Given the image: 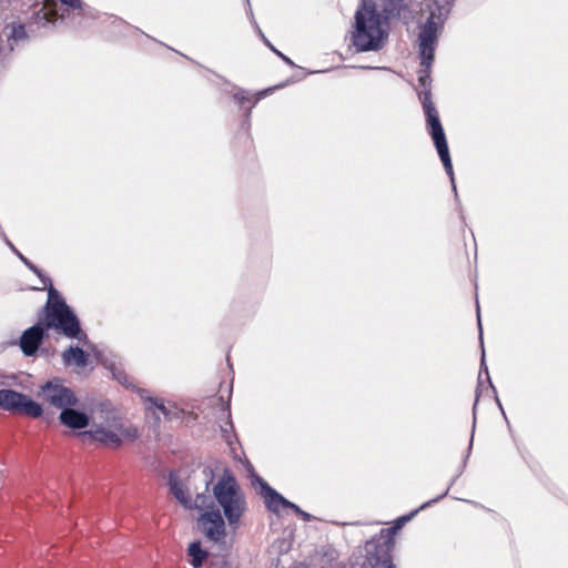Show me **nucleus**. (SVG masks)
<instances>
[{"label": "nucleus", "mask_w": 568, "mask_h": 568, "mask_svg": "<svg viewBox=\"0 0 568 568\" xmlns=\"http://www.w3.org/2000/svg\"><path fill=\"white\" fill-rule=\"evenodd\" d=\"M362 0L354 16L352 43L357 52L381 50L388 40L389 21L398 20L408 26L415 19L406 0Z\"/></svg>", "instance_id": "obj_1"}, {"label": "nucleus", "mask_w": 568, "mask_h": 568, "mask_svg": "<svg viewBox=\"0 0 568 568\" xmlns=\"http://www.w3.org/2000/svg\"><path fill=\"white\" fill-rule=\"evenodd\" d=\"M49 329H55L68 338L88 343V335L81 328L79 317L55 287H50L47 303L39 313V321L20 336L19 345L23 355L34 356L47 338Z\"/></svg>", "instance_id": "obj_2"}, {"label": "nucleus", "mask_w": 568, "mask_h": 568, "mask_svg": "<svg viewBox=\"0 0 568 568\" xmlns=\"http://www.w3.org/2000/svg\"><path fill=\"white\" fill-rule=\"evenodd\" d=\"M419 13L423 16L428 12L424 23L419 26L418 32V54L420 59V69L418 71V83L422 90L418 92L419 101L426 114V105L435 106L432 101V64L435 59V50L438 43V37L444 29L445 21L448 18L449 8L440 6L436 0H417Z\"/></svg>", "instance_id": "obj_3"}, {"label": "nucleus", "mask_w": 568, "mask_h": 568, "mask_svg": "<svg viewBox=\"0 0 568 568\" xmlns=\"http://www.w3.org/2000/svg\"><path fill=\"white\" fill-rule=\"evenodd\" d=\"M213 495L223 509L230 525L237 524L245 511L246 503L234 475L225 469L213 487Z\"/></svg>", "instance_id": "obj_4"}, {"label": "nucleus", "mask_w": 568, "mask_h": 568, "mask_svg": "<svg viewBox=\"0 0 568 568\" xmlns=\"http://www.w3.org/2000/svg\"><path fill=\"white\" fill-rule=\"evenodd\" d=\"M426 123L428 128V132L433 139V142L436 146L437 153L440 158V161L445 168L447 175L450 179L453 191L457 196V189L455 184L454 171L452 159L449 154V149L446 140V135L443 129V125L439 120L438 112L435 106H430L429 103L426 105Z\"/></svg>", "instance_id": "obj_5"}, {"label": "nucleus", "mask_w": 568, "mask_h": 568, "mask_svg": "<svg viewBox=\"0 0 568 568\" xmlns=\"http://www.w3.org/2000/svg\"><path fill=\"white\" fill-rule=\"evenodd\" d=\"M39 397L48 405L60 409V412L68 406L79 405V398L75 393L70 387L65 386L63 379L59 377H53L41 385L39 388Z\"/></svg>", "instance_id": "obj_6"}, {"label": "nucleus", "mask_w": 568, "mask_h": 568, "mask_svg": "<svg viewBox=\"0 0 568 568\" xmlns=\"http://www.w3.org/2000/svg\"><path fill=\"white\" fill-rule=\"evenodd\" d=\"M0 408L23 414L32 418H38L43 415V407L38 402L30 398L28 395L19 393L13 389H0Z\"/></svg>", "instance_id": "obj_7"}, {"label": "nucleus", "mask_w": 568, "mask_h": 568, "mask_svg": "<svg viewBox=\"0 0 568 568\" xmlns=\"http://www.w3.org/2000/svg\"><path fill=\"white\" fill-rule=\"evenodd\" d=\"M394 546L372 537L365 544L364 568H396L393 564L392 551Z\"/></svg>", "instance_id": "obj_8"}, {"label": "nucleus", "mask_w": 568, "mask_h": 568, "mask_svg": "<svg viewBox=\"0 0 568 568\" xmlns=\"http://www.w3.org/2000/svg\"><path fill=\"white\" fill-rule=\"evenodd\" d=\"M196 524L205 538L212 542H219L226 536L225 521L219 509L202 513Z\"/></svg>", "instance_id": "obj_9"}, {"label": "nucleus", "mask_w": 568, "mask_h": 568, "mask_svg": "<svg viewBox=\"0 0 568 568\" xmlns=\"http://www.w3.org/2000/svg\"><path fill=\"white\" fill-rule=\"evenodd\" d=\"M252 485L260 486V495L264 498L266 508L275 514L280 513V507H285L287 499L278 491L272 488L262 477L252 474Z\"/></svg>", "instance_id": "obj_10"}, {"label": "nucleus", "mask_w": 568, "mask_h": 568, "mask_svg": "<svg viewBox=\"0 0 568 568\" xmlns=\"http://www.w3.org/2000/svg\"><path fill=\"white\" fill-rule=\"evenodd\" d=\"M75 407L77 406H68L62 409L58 419L61 425L70 429H84L90 424V416Z\"/></svg>", "instance_id": "obj_11"}, {"label": "nucleus", "mask_w": 568, "mask_h": 568, "mask_svg": "<svg viewBox=\"0 0 568 568\" xmlns=\"http://www.w3.org/2000/svg\"><path fill=\"white\" fill-rule=\"evenodd\" d=\"M84 439H90L93 442H98L103 446L110 448H118L122 444V439L120 436L113 430L105 429L103 427H98L95 429H90L82 432L80 434Z\"/></svg>", "instance_id": "obj_12"}, {"label": "nucleus", "mask_w": 568, "mask_h": 568, "mask_svg": "<svg viewBox=\"0 0 568 568\" xmlns=\"http://www.w3.org/2000/svg\"><path fill=\"white\" fill-rule=\"evenodd\" d=\"M169 486L173 496L179 500V503L186 509H196L199 505L193 503V500L186 495V491L183 488V485L180 483L178 477L174 474L169 475Z\"/></svg>", "instance_id": "obj_13"}, {"label": "nucleus", "mask_w": 568, "mask_h": 568, "mask_svg": "<svg viewBox=\"0 0 568 568\" xmlns=\"http://www.w3.org/2000/svg\"><path fill=\"white\" fill-rule=\"evenodd\" d=\"M62 361L65 366L83 368L89 364V355L79 346H70L62 353Z\"/></svg>", "instance_id": "obj_14"}, {"label": "nucleus", "mask_w": 568, "mask_h": 568, "mask_svg": "<svg viewBox=\"0 0 568 568\" xmlns=\"http://www.w3.org/2000/svg\"><path fill=\"white\" fill-rule=\"evenodd\" d=\"M483 373L486 374V379H487V383H488V387L487 388L491 389V392L494 393V395L496 397V402H497L498 406L500 407V409H503L501 404H500V402H499V399H498V397L496 395V388L493 385L491 379L489 377L488 367H487L486 362H485V351L483 349L481 351V358H480V369H479V376H478V385H477V388H476V400H475V405H474V408H473L474 414L476 413L477 402H478L479 396L481 394V387H483L481 374ZM501 412L504 413V410H501ZM475 422H476V417L474 416L473 429L475 428Z\"/></svg>", "instance_id": "obj_15"}, {"label": "nucleus", "mask_w": 568, "mask_h": 568, "mask_svg": "<svg viewBox=\"0 0 568 568\" xmlns=\"http://www.w3.org/2000/svg\"><path fill=\"white\" fill-rule=\"evenodd\" d=\"M187 555L192 558V566L200 568L203 561L209 557V551L202 548L201 541L196 540L189 545Z\"/></svg>", "instance_id": "obj_16"}, {"label": "nucleus", "mask_w": 568, "mask_h": 568, "mask_svg": "<svg viewBox=\"0 0 568 568\" xmlns=\"http://www.w3.org/2000/svg\"><path fill=\"white\" fill-rule=\"evenodd\" d=\"M8 29H10V33L8 34V43H9V50H14V44L19 41L27 40L29 38L26 27L22 23H11L7 26Z\"/></svg>", "instance_id": "obj_17"}, {"label": "nucleus", "mask_w": 568, "mask_h": 568, "mask_svg": "<svg viewBox=\"0 0 568 568\" xmlns=\"http://www.w3.org/2000/svg\"><path fill=\"white\" fill-rule=\"evenodd\" d=\"M138 393L144 400L148 410L159 409L165 418L171 419V412L164 406L163 402L155 397L148 396V390L145 389L139 388Z\"/></svg>", "instance_id": "obj_18"}, {"label": "nucleus", "mask_w": 568, "mask_h": 568, "mask_svg": "<svg viewBox=\"0 0 568 568\" xmlns=\"http://www.w3.org/2000/svg\"><path fill=\"white\" fill-rule=\"evenodd\" d=\"M399 530V526H392L389 528H383L381 531L374 537L384 540L385 542L394 546V535Z\"/></svg>", "instance_id": "obj_19"}, {"label": "nucleus", "mask_w": 568, "mask_h": 568, "mask_svg": "<svg viewBox=\"0 0 568 568\" xmlns=\"http://www.w3.org/2000/svg\"><path fill=\"white\" fill-rule=\"evenodd\" d=\"M105 367H108L111 373H112V376L114 379H116L120 384L122 385H126L129 386V383H128V376L126 374L124 373L123 369H121L120 367H118L115 364H110L109 366L106 364H104Z\"/></svg>", "instance_id": "obj_20"}, {"label": "nucleus", "mask_w": 568, "mask_h": 568, "mask_svg": "<svg viewBox=\"0 0 568 568\" xmlns=\"http://www.w3.org/2000/svg\"><path fill=\"white\" fill-rule=\"evenodd\" d=\"M258 34L261 36V38L263 39V42L277 55L280 57L287 65H291V67H294V62L288 58L286 57L285 54H283L281 51H278V48H275L270 41L263 34V32L261 30H258Z\"/></svg>", "instance_id": "obj_21"}, {"label": "nucleus", "mask_w": 568, "mask_h": 568, "mask_svg": "<svg viewBox=\"0 0 568 568\" xmlns=\"http://www.w3.org/2000/svg\"><path fill=\"white\" fill-rule=\"evenodd\" d=\"M462 473H463V469H459L458 474H457V475L452 479V481H450L449 486L445 489V491H444L443 494H440L438 497H436V498H434V499H430V500H428V501L424 503V504L420 506V508H426V507L430 506L432 504L437 503V501H438V500H440L443 497H445V496L448 494L450 486L455 483L456 478H457L459 475H462Z\"/></svg>", "instance_id": "obj_22"}, {"label": "nucleus", "mask_w": 568, "mask_h": 568, "mask_svg": "<svg viewBox=\"0 0 568 568\" xmlns=\"http://www.w3.org/2000/svg\"><path fill=\"white\" fill-rule=\"evenodd\" d=\"M462 473H463V469H459L458 474H457V475L452 479V481H450L449 486L445 489V491H444L443 494H440L438 497H436V498H434V499H430V500H428V501L424 503V504L420 506V508H426V507L430 506L432 504L437 503V501H438V500H440L443 497H445V496L448 494L450 486L455 483L456 478H457L459 475H462Z\"/></svg>", "instance_id": "obj_23"}, {"label": "nucleus", "mask_w": 568, "mask_h": 568, "mask_svg": "<svg viewBox=\"0 0 568 568\" xmlns=\"http://www.w3.org/2000/svg\"><path fill=\"white\" fill-rule=\"evenodd\" d=\"M60 2L73 10H79L84 13V3L82 0H60Z\"/></svg>", "instance_id": "obj_24"}, {"label": "nucleus", "mask_w": 568, "mask_h": 568, "mask_svg": "<svg viewBox=\"0 0 568 568\" xmlns=\"http://www.w3.org/2000/svg\"><path fill=\"white\" fill-rule=\"evenodd\" d=\"M234 99L235 101L240 104V105H244V103L246 101H250V95H248V92L245 91V90H239L235 94H234Z\"/></svg>", "instance_id": "obj_25"}, {"label": "nucleus", "mask_w": 568, "mask_h": 568, "mask_svg": "<svg viewBox=\"0 0 568 568\" xmlns=\"http://www.w3.org/2000/svg\"><path fill=\"white\" fill-rule=\"evenodd\" d=\"M422 508H417L414 511H412L409 515L399 517L394 526H399V529L403 527V525L408 521L410 518H413Z\"/></svg>", "instance_id": "obj_26"}, {"label": "nucleus", "mask_w": 568, "mask_h": 568, "mask_svg": "<svg viewBox=\"0 0 568 568\" xmlns=\"http://www.w3.org/2000/svg\"><path fill=\"white\" fill-rule=\"evenodd\" d=\"M206 499H207V497L204 494H197L196 498H195V500H193V503H196L199 505L197 508H202L203 506H205Z\"/></svg>", "instance_id": "obj_27"}, {"label": "nucleus", "mask_w": 568, "mask_h": 568, "mask_svg": "<svg viewBox=\"0 0 568 568\" xmlns=\"http://www.w3.org/2000/svg\"><path fill=\"white\" fill-rule=\"evenodd\" d=\"M476 305H477V321H478V327H479V339H480V344L483 345V331H481V322H480V313H479V303L478 301H476Z\"/></svg>", "instance_id": "obj_28"}, {"label": "nucleus", "mask_w": 568, "mask_h": 568, "mask_svg": "<svg viewBox=\"0 0 568 568\" xmlns=\"http://www.w3.org/2000/svg\"><path fill=\"white\" fill-rule=\"evenodd\" d=\"M285 508L292 509L296 515H300V513H302V509L300 508V506H297L296 504H294L290 500H287Z\"/></svg>", "instance_id": "obj_29"}, {"label": "nucleus", "mask_w": 568, "mask_h": 568, "mask_svg": "<svg viewBox=\"0 0 568 568\" xmlns=\"http://www.w3.org/2000/svg\"><path fill=\"white\" fill-rule=\"evenodd\" d=\"M304 521H311L313 520V516L302 509V513L298 515Z\"/></svg>", "instance_id": "obj_30"}, {"label": "nucleus", "mask_w": 568, "mask_h": 568, "mask_svg": "<svg viewBox=\"0 0 568 568\" xmlns=\"http://www.w3.org/2000/svg\"><path fill=\"white\" fill-rule=\"evenodd\" d=\"M124 435L128 437L135 438L138 436V432L135 428H130L124 432Z\"/></svg>", "instance_id": "obj_31"}, {"label": "nucleus", "mask_w": 568, "mask_h": 568, "mask_svg": "<svg viewBox=\"0 0 568 568\" xmlns=\"http://www.w3.org/2000/svg\"><path fill=\"white\" fill-rule=\"evenodd\" d=\"M44 419H45L47 423H50L51 416L48 414V415L44 416Z\"/></svg>", "instance_id": "obj_32"}, {"label": "nucleus", "mask_w": 568, "mask_h": 568, "mask_svg": "<svg viewBox=\"0 0 568 568\" xmlns=\"http://www.w3.org/2000/svg\"><path fill=\"white\" fill-rule=\"evenodd\" d=\"M454 2H455V0H446V3H447L448 6H453V3H454Z\"/></svg>", "instance_id": "obj_33"}, {"label": "nucleus", "mask_w": 568, "mask_h": 568, "mask_svg": "<svg viewBox=\"0 0 568 568\" xmlns=\"http://www.w3.org/2000/svg\"><path fill=\"white\" fill-rule=\"evenodd\" d=\"M471 446H473V437L470 438V442H469L468 453L470 452Z\"/></svg>", "instance_id": "obj_34"}, {"label": "nucleus", "mask_w": 568, "mask_h": 568, "mask_svg": "<svg viewBox=\"0 0 568 568\" xmlns=\"http://www.w3.org/2000/svg\"><path fill=\"white\" fill-rule=\"evenodd\" d=\"M466 457H468V455ZM465 459H467V458H465ZM465 464H466V460H463V467L465 466Z\"/></svg>", "instance_id": "obj_35"}]
</instances>
